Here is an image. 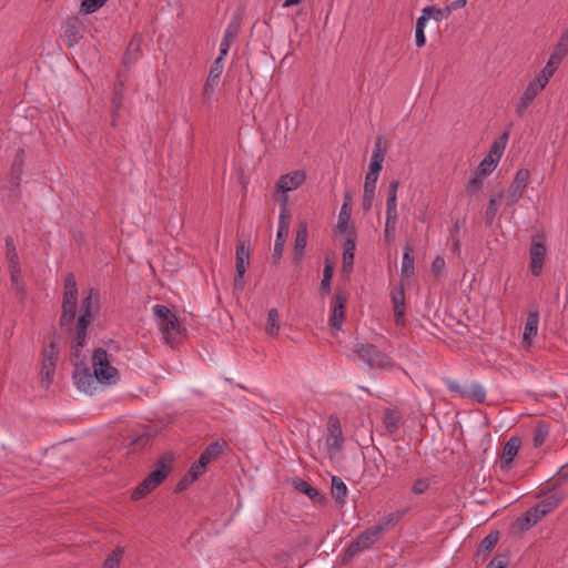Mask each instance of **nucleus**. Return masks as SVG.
<instances>
[{
	"mask_svg": "<svg viewBox=\"0 0 568 568\" xmlns=\"http://www.w3.org/2000/svg\"><path fill=\"white\" fill-rule=\"evenodd\" d=\"M99 293L91 288L88 293V296L83 301L82 314L78 320L77 329L73 337L72 348L75 356H79L78 349L85 344L87 329L93 320V311L99 307Z\"/></svg>",
	"mask_w": 568,
	"mask_h": 568,
	"instance_id": "nucleus-1",
	"label": "nucleus"
},
{
	"mask_svg": "<svg viewBox=\"0 0 568 568\" xmlns=\"http://www.w3.org/2000/svg\"><path fill=\"white\" fill-rule=\"evenodd\" d=\"M152 310L165 342H176L183 335L178 317L164 305L156 304Z\"/></svg>",
	"mask_w": 568,
	"mask_h": 568,
	"instance_id": "nucleus-2",
	"label": "nucleus"
},
{
	"mask_svg": "<svg viewBox=\"0 0 568 568\" xmlns=\"http://www.w3.org/2000/svg\"><path fill=\"white\" fill-rule=\"evenodd\" d=\"M93 372L98 376L101 385L111 386L119 382V372L112 365V355L102 348L94 351L92 355Z\"/></svg>",
	"mask_w": 568,
	"mask_h": 568,
	"instance_id": "nucleus-3",
	"label": "nucleus"
},
{
	"mask_svg": "<svg viewBox=\"0 0 568 568\" xmlns=\"http://www.w3.org/2000/svg\"><path fill=\"white\" fill-rule=\"evenodd\" d=\"M78 308V286L73 274H68L64 280L61 324L70 325L75 317Z\"/></svg>",
	"mask_w": 568,
	"mask_h": 568,
	"instance_id": "nucleus-4",
	"label": "nucleus"
},
{
	"mask_svg": "<svg viewBox=\"0 0 568 568\" xmlns=\"http://www.w3.org/2000/svg\"><path fill=\"white\" fill-rule=\"evenodd\" d=\"M170 459H161L156 468L133 490L132 499L138 500L153 490L169 474Z\"/></svg>",
	"mask_w": 568,
	"mask_h": 568,
	"instance_id": "nucleus-5",
	"label": "nucleus"
},
{
	"mask_svg": "<svg viewBox=\"0 0 568 568\" xmlns=\"http://www.w3.org/2000/svg\"><path fill=\"white\" fill-rule=\"evenodd\" d=\"M507 140L508 132H505L499 140L494 141L488 153L475 169L480 173V175L488 176L495 171L505 151Z\"/></svg>",
	"mask_w": 568,
	"mask_h": 568,
	"instance_id": "nucleus-6",
	"label": "nucleus"
},
{
	"mask_svg": "<svg viewBox=\"0 0 568 568\" xmlns=\"http://www.w3.org/2000/svg\"><path fill=\"white\" fill-rule=\"evenodd\" d=\"M290 211L287 209V199L285 197L280 206L278 227L274 242L273 257L280 260L285 247L286 237L290 232Z\"/></svg>",
	"mask_w": 568,
	"mask_h": 568,
	"instance_id": "nucleus-7",
	"label": "nucleus"
},
{
	"mask_svg": "<svg viewBox=\"0 0 568 568\" xmlns=\"http://www.w3.org/2000/svg\"><path fill=\"white\" fill-rule=\"evenodd\" d=\"M59 354L60 347L54 341L50 342L42 349L41 376L42 383L45 384V386H49L52 382Z\"/></svg>",
	"mask_w": 568,
	"mask_h": 568,
	"instance_id": "nucleus-8",
	"label": "nucleus"
},
{
	"mask_svg": "<svg viewBox=\"0 0 568 568\" xmlns=\"http://www.w3.org/2000/svg\"><path fill=\"white\" fill-rule=\"evenodd\" d=\"M547 83L535 77L528 82L525 90L516 101L515 112L518 116H523L534 100L544 91Z\"/></svg>",
	"mask_w": 568,
	"mask_h": 568,
	"instance_id": "nucleus-9",
	"label": "nucleus"
},
{
	"mask_svg": "<svg viewBox=\"0 0 568 568\" xmlns=\"http://www.w3.org/2000/svg\"><path fill=\"white\" fill-rule=\"evenodd\" d=\"M306 180V173L304 170H294L282 175L275 185V191L281 195V203L286 197L288 200V193L297 190L304 184Z\"/></svg>",
	"mask_w": 568,
	"mask_h": 568,
	"instance_id": "nucleus-10",
	"label": "nucleus"
},
{
	"mask_svg": "<svg viewBox=\"0 0 568 568\" xmlns=\"http://www.w3.org/2000/svg\"><path fill=\"white\" fill-rule=\"evenodd\" d=\"M72 377L78 390L84 394L93 395L101 385L98 376L94 373L91 374L90 369L83 364L75 366Z\"/></svg>",
	"mask_w": 568,
	"mask_h": 568,
	"instance_id": "nucleus-11",
	"label": "nucleus"
},
{
	"mask_svg": "<svg viewBox=\"0 0 568 568\" xmlns=\"http://www.w3.org/2000/svg\"><path fill=\"white\" fill-rule=\"evenodd\" d=\"M6 247L11 284L17 292H23L24 281L19 266L18 254L11 239L6 241Z\"/></svg>",
	"mask_w": 568,
	"mask_h": 568,
	"instance_id": "nucleus-12",
	"label": "nucleus"
},
{
	"mask_svg": "<svg viewBox=\"0 0 568 568\" xmlns=\"http://www.w3.org/2000/svg\"><path fill=\"white\" fill-rule=\"evenodd\" d=\"M559 504V499L555 496H550L539 501L535 507L530 508L524 516V526L530 527L536 525L544 516L550 513Z\"/></svg>",
	"mask_w": 568,
	"mask_h": 568,
	"instance_id": "nucleus-13",
	"label": "nucleus"
},
{
	"mask_svg": "<svg viewBox=\"0 0 568 568\" xmlns=\"http://www.w3.org/2000/svg\"><path fill=\"white\" fill-rule=\"evenodd\" d=\"M382 531L383 527L381 525L374 526L363 531L354 541L351 542L348 547L349 555L353 556L362 550L369 548L378 540Z\"/></svg>",
	"mask_w": 568,
	"mask_h": 568,
	"instance_id": "nucleus-14",
	"label": "nucleus"
},
{
	"mask_svg": "<svg viewBox=\"0 0 568 568\" xmlns=\"http://www.w3.org/2000/svg\"><path fill=\"white\" fill-rule=\"evenodd\" d=\"M529 176L530 172L528 169L523 168L516 172L514 181L506 196V202L508 205L517 203L523 197Z\"/></svg>",
	"mask_w": 568,
	"mask_h": 568,
	"instance_id": "nucleus-15",
	"label": "nucleus"
},
{
	"mask_svg": "<svg viewBox=\"0 0 568 568\" xmlns=\"http://www.w3.org/2000/svg\"><path fill=\"white\" fill-rule=\"evenodd\" d=\"M223 70L224 59L222 57H217L210 68V72L204 84L203 94L205 99H210L214 94L215 89L219 85Z\"/></svg>",
	"mask_w": 568,
	"mask_h": 568,
	"instance_id": "nucleus-16",
	"label": "nucleus"
},
{
	"mask_svg": "<svg viewBox=\"0 0 568 568\" xmlns=\"http://www.w3.org/2000/svg\"><path fill=\"white\" fill-rule=\"evenodd\" d=\"M349 200H351V196L348 194H346V201L343 203V205L339 210L337 223L334 229V231L337 235L345 236V237L355 236L354 229L349 224L351 213H352Z\"/></svg>",
	"mask_w": 568,
	"mask_h": 568,
	"instance_id": "nucleus-17",
	"label": "nucleus"
},
{
	"mask_svg": "<svg viewBox=\"0 0 568 568\" xmlns=\"http://www.w3.org/2000/svg\"><path fill=\"white\" fill-rule=\"evenodd\" d=\"M308 230L306 222H300L296 229L294 246H293V261L295 264H301L304 260L305 248L307 245Z\"/></svg>",
	"mask_w": 568,
	"mask_h": 568,
	"instance_id": "nucleus-18",
	"label": "nucleus"
},
{
	"mask_svg": "<svg viewBox=\"0 0 568 568\" xmlns=\"http://www.w3.org/2000/svg\"><path fill=\"white\" fill-rule=\"evenodd\" d=\"M248 263L250 250L241 242L236 247V273L234 278V285L240 290H243L244 287V275Z\"/></svg>",
	"mask_w": 568,
	"mask_h": 568,
	"instance_id": "nucleus-19",
	"label": "nucleus"
},
{
	"mask_svg": "<svg viewBox=\"0 0 568 568\" xmlns=\"http://www.w3.org/2000/svg\"><path fill=\"white\" fill-rule=\"evenodd\" d=\"M530 255V271L532 275L538 276L544 266V262L547 255V247L542 242L532 239L531 246L529 250Z\"/></svg>",
	"mask_w": 568,
	"mask_h": 568,
	"instance_id": "nucleus-20",
	"label": "nucleus"
},
{
	"mask_svg": "<svg viewBox=\"0 0 568 568\" xmlns=\"http://www.w3.org/2000/svg\"><path fill=\"white\" fill-rule=\"evenodd\" d=\"M375 351L376 347L374 345L355 341L352 348L345 352V355L352 359H361L369 366Z\"/></svg>",
	"mask_w": 568,
	"mask_h": 568,
	"instance_id": "nucleus-21",
	"label": "nucleus"
},
{
	"mask_svg": "<svg viewBox=\"0 0 568 568\" xmlns=\"http://www.w3.org/2000/svg\"><path fill=\"white\" fill-rule=\"evenodd\" d=\"M343 443L341 423L336 417L331 416L327 422L326 446L329 450L337 452Z\"/></svg>",
	"mask_w": 568,
	"mask_h": 568,
	"instance_id": "nucleus-22",
	"label": "nucleus"
},
{
	"mask_svg": "<svg viewBox=\"0 0 568 568\" xmlns=\"http://www.w3.org/2000/svg\"><path fill=\"white\" fill-rule=\"evenodd\" d=\"M346 302V297L342 294H337L334 298L331 310L329 325L335 331L342 329L345 317Z\"/></svg>",
	"mask_w": 568,
	"mask_h": 568,
	"instance_id": "nucleus-23",
	"label": "nucleus"
},
{
	"mask_svg": "<svg viewBox=\"0 0 568 568\" xmlns=\"http://www.w3.org/2000/svg\"><path fill=\"white\" fill-rule=\"evenodd\" d=\"M520 445L521 442L519 437L514 436L507 440L500 458V468L503 470H508L510 468L514 457L518 454Z\"/></svg>",
	"mask_w": 568,
	"mask_h": 568,
	"instance_id": "nucleus-24",
	"label": "nucleus"
},
{
	"mask_svg": "<svg viewBox=\"0 0 568 568\" xmlns=\"http://www.w3.org/2000/svg\"><path fill=\"white\" fill-rule=\"evenodd\" d=\"M239 31H240V23L237 21L234 20L227 24V27L224 31L223 38L221 40V43H220L219 57H222L223 59H225L233 41L236 39V37L239 34Z\"/></svg>",
	"mask_w": 568,
	"mask_h": 568,
	"instance_id": "nucleus-25",
	"label": "nucleus"
},
{
	"mask_svg": "<svg viewBox=\"0 0 568 568\" xmlns=\"http://www.w3.org/2000/svg\"><path fill=\"white\" fill-rule=\"evenodd\" d=\"M396 323L403 325L405 321V292L403 285H398L392 292Z\"/></svg>",
	"mask_w": 568,
	"mask_h": 568,
	"instance_id": "nucleus-26",
	"label": "nucleus"
},
{
	"mask_svg": "<svg viewBox=\"0 0 568 568\" xmlns=\"http://www.w3.org/2000/svg\"><path fill=\"white\" fill-rule=\"evenodd\" d=\"M384 154L379 144H376L369 161L366 180H378L379 172L383 169Z\"/></svg>",
	"mask_w": 568,
	"mask_h": 568,
	"instance_id": "nucleus-27",
	"label": "nucleus"
},
{
	"mask_svg": "<svg viewBox=\"0 0 568 568\" xmlns=\"http://www.w3.org/2000/svg\"><path fill=\"white\" fill-rule=\"evenodd\" d=\"M355 248H356L355 236L345 237V242L343 244L342 271L346 275H349L353 270Z\"/></svg>",
	"mask_w": 568,
	"mask_h": 568,
	"instance_id": "nucleus-28",
	"label": "nucleus"
},
{
	"mask_svg": "<svg viewBox=\"0 0 568 568\" xmlns=\"http://www.w3.org/2000/svg\"><path fill=\"white\" fill-rule=\"evenodd\" d=\"M562 60H564V57L552 52L550 54L546 65L542 68V70L536 77L548 84L549 80L551 79L554 73L557 71V69L559 68Z\"/></svg>",
	"mask_w": 568,
	"mask_h": 568,
	"instance_id": "nucleus-29",
	"label": "nucleus"
},
{
	"mask_svg": "<svg viewBox=\"0 0 568 568\" xmlns=\"http://www.w3.org/2000/svg\"><path fill=\"white\" fill-rule=\"evenodd\" d=\"M539 325V314L537 312H531L528 314L524 333L523 341L526 344H530L531 339L537 335Z\"/></svg>",
	"mask_w": 568,
	"mask_h": 568,
	"instance_id": "nucleus-30",
	"label": "nucleus"
},
{
	"mask_svg": "<svg viewBox=\"0 0 568 568\" xmlns=\"http://www.w3.org/2000/svg\"><path fill=\"white\" fill-rule=\"evenodd\" d=\"M226 447L225 440H217L215 443L210 444L205 450L201 454L200 460L206 466L217 456H220Z\"/></svg>",
	"mask_w": 568,
	"mask_h": 568,
	"instance_id": "nucleus-31",
	"label": "nucleus"
},
{
	"mask_svg": "<svg viewBox=\"0 0 568 568\" xmlns=\"http://www.w3.org/2000/svg\"><path fill=\"white\" fill-rule=\"evenodd\" d=\"M205 467L206 466L200 459L196 463H194L190 467L187 474L179 483V488L184 489L193 481H195L203 474Z\"/></svg>",
	"mask_w": 568,
	"mask_h": 568,
	"instance_id": "nucleus-32",
	"label": "nucleus"
},
{
	"mask_svg": "<svg viewBox=\"0 0 568 568\" xmlns=\"http://www.w3.org/2000/svg\"><path fill=\"white\" fill-rule=\"evenodd\" d=\"M265 332L268 336L275 337L280 332V312L276 308H271L267 313Z\"/></svg>",
	"mask_w": 568,
	"mask_h": 568,
	"instance_id": "nucleus-33",
	"label": "nucleus"
},
{
	"mask_svg": "<svg viewBox=\"0 0 568 568\" xmlns=\"http://www.w3.org/2000/svg\"><path fill=\"white\" fill-rule=\"evenodd\" d=\"M377 180H366L364 183V192H363V209L365 211L371 210L373 205V201L375 197V189H376Z\"/></svg>",
	"mask_w": 568,
	"mask_h": 568,
	"instance_id": "nucleus-34",
	"label": "nucleus"
},
{
	"mask_svg": "<svg viewBox=\"0 0 568 568\" xmlns=\"http://www.w3.org/2000/svg\"><path fill=\"white\" fill-rule=\"evenodd\" d=\"M63 37L68 47L72 48L78 44L81 36L77 21L68 22L65 24Z\"/></svg>",
	"mask_w": 568,
	"mask_h": 568,
	"instance_id": "nucleus-35",
	"label": "nucleus"
},
{
	"mask_svg": "<svg viewBox=\"0 0 568 568\" xmlns=\"http://www.w3.org/2000/svg\"><path fill=\"white\" fill-rule=\"evenodd\" d=\"M385 215H386V219H385L384 236L387 241H393V239L395 236L398 213H397V211H386Z\"/></svg>",
	"mask_w": 568,
	"mask_h": 568,
	"instance_id": "nucleus-36",
	"label": "nucleus"
},
{
	"mask_svg": "<svg viewBox=\"0 0 568 568\" xmlns=\"http://www.w3.org/2000/svg\"><path fill=\"white\" fill-rule=\"evenodd\" d=\"M423 13L428 18V20L433 19L437 22L449 18V9L446 7L442 9L434 6H427L423 8Z\"/></svg>",
	"mask_w": 568,
	"mask_h": 568,
	"instance_id": "nucleus-37",
	"label": "nucleus"
},
{
	"mask_svg": "<svg viewBox=\"0 0 568 568\" xmlns=\"http://www.w3.org/2000/svg\"><path fill=\"white\" fill-rule=\"evenodd\" d=\"M413 248L409 245L404 247L403 261H402V274L410 276L414 274L415 261L412 256Z\"/></svg>",
	"mask_w": 568,
	"mask_h": 568,
	"instance_id": "nucleus-38",
	"label": "nucleus"
},
{
	"mask_svg": "<svg viewBox=\"0 0 568 568\" xmlns=\"http://www.w3.org/2000/svg\"><path fill=\"white\" fill-rule=\"evenodd\" d=\"M486 175H480V173L476 170L471 172V176L467 183V191L469 194L474 195L478 192H480L484 187V182Z\"/></svg>",
	"mask_w": 568,
	"mask_h": 568,
	"instance_id": "nucleus-39",
	"label": "nucleus"
},
{
	"mask_svg": "<svg viewBox=\"0 0 568 568\" xmlns=\"http://www.w3.org/2000/svg\"><path fill=\"white\" fill-rule=\"evenodd\" d=\"M109 0H82L80 3V13L89 16L101 9Z\"/></svg>",
	"mask_w": 568,
	"mask_h": 568,
	"instance_id": "nucleus-40",
	"label": "nucleus"
},
{
	"mask_svg": "<svg viewBox=\"0 0 568 568\" xmlns=\"http://www.w3.org/2000/svg\"><path fill=\"white\" fill-rule=\"evenodd\" d=\"M332 496L337 500L342 501L346 497L347 494V487L345 483L336 476L332 477Z\"/></svg>",
	"mask_w": 568,
	"mask_h": 568,
	"instance_id": "nucleus-41",
	"label": "nucleus"
},
{
	"mask_svg": "<svg viewBox=\"0 0 568 568\" xmlns=\"http://www.w3.org/2000/svg\"><path fill=\"white\" fill-rule=\"evenodd\" d=\"M399 186L398 181H392L388 186L386 211H397V190Z\"/></svg>",
	"mask_w": 568,
	"mask_h": 568,
	"instance_id": "nucleus-42",
	"label": "nucleus"
},
{
	"mask_svg": "<svg viewBox=\"0 0 568 568\" xmlns=\"http://www.w3.org/2000/svg\"><path fill=\"white\" fill-rule=\"evenodd\" d=\"M498 538H499V536H498L497 531L488 534L480 542V546L478 549V556L481 554L485 556L488 552H490L491 549L497 545Z\"/></svg>",
	"mask_w": 568,
	"mask_h": 568,
	"instance_id": "nucleus-43",
	"label": "nucleus"
},
{
	"mask_svg": "<svg viewBox=\"0 0 568 568\" xmlns=\"http://www.w3.org/2000/svg\"><path fill=\"white\" fill-rule=\"evenodd\" d=\"M333 278V265L326 261L324 270H323V278L320 284V288L323 294H328L331 292V283Z\"/></svg>",
	"mask_w": 568,
	"mask_h": 568,
	"instance_id": "nucleus-44",
	"label": "nucleus"
},
{
	"mask_svg": "<svg viewBox=\"0 0 568 568\" xmlns=\"http://www.w3.org/2000/svg\"><path fill=\"white\" fill-rule=\"evenodd\" d=\"M21 176H22V161H21V159H17L11 166L10 179L8 181L10 186L11 187L18 186L20 184Z\"/></svg>",
	"mask_w": 568,
	"mask_h": 568,
	"instance_id": "nucleus-45",
	"label": "nucleus"
},
{
	"mask_svg": "<svg viewBox=\"0 0 568 568\" xmlns=\"http://www.w3.org/2000/svg\"><path fill=\"white\" fill-rule=\"evenodd\" d=\"M392 365V359L385 353L376 348L369 367L386 368Z\"/></svg>",
	"mask_w": 568,
	"mask_h": 568,
	"instance_id": "nucleus-46",
	"label": "nucleus"
},
{
	"mask_svg": "<svg viewBox=\"0 0 568 568\" xmlns=\"http://www.w3.org/2000/svg\"><path fill=\"white\" fill-rule=\"evenodd\" d=\"M549 434L548 426L546 424H539L534 429V445L536 447L541 446Z\"/></svg>",
	"mask_w": 568,
	"mask_h": 568,
	"instance_id": "nucleus-47",
	"label": "nucleus"
},
{
	"mask_svg": "<svg viewBox=\"0 0 568 568\" xmlns=\"http://www.w3.org/2000/svg\"><path fill=\"white\" fill-rule=\"evenodd\" d=\"M122 549H116L108 556L102 568H119L122 559Z\"/></svg>",
	"mask_w": 568,
	"mask_h": 568,
	"instance_id": "nucleus-48",
	"label": "nucleus"
},
{
	"mask_svg": "<svg viewBox=\"0 0 568 568\" xmlns=\"http://www.w3.org/2000/svg\"><path fill=\"white\" fill-rule=\"evenodd\" d=\"M552 52L556 54H559L564 58L568 53V29L565 30V32L561 34V37Z\"/></svg>",
	"mask_w": 568,
	"mask_h": 568,
	"instance_id": "nucleus-49",
	"label": "nucleus"
},
{
	"mask_svg": "<svg viewBox=\"0 0 568 568\" xmlns=\"http://www.w3.org/2000/svg\"><path fill=\"white\" fill-rule=\"evenodd\" d=\"M446 263L443 256L438 255L432 263V272L435 276H442L445 274Z\"/></svg>",
	"mask_w": 568,
	"mask_h": 568,
	"instance_id": "nucleus-50",
	"label": "nucleus"
},
{
	"mask_svg": "<svg viewBox=\"0 0 568 568\" xmlns=\"http://www.w3.org/2000/svg\"><path fill=\"white\" fill-rule=\"evenodd\" d=\"M466 395H470L474 397L477 402L481 403L484 402L486 397V390L484 387L479 384H474L470 386L469 390H466Z\"/></svg>",
	"mask_w": 568,
	"mask_h": 568,
	"instance_id": "nucleus-51",
	"label": "nucleus"
},
{
	"mask_svg": "<svg viewBox=\"0 0 568 568\" xmlns=\"http://www.w3.org/2000/svg\"><path fill=\"white\" fill-rule=\"evenodd\" d=\"M509 564V558L507 555H497L495 556L490 562L488 564L487 568H506Z\"/></svg>",
	"mask_w": 568,
	"mask_h": 568,
	"instance_id": "nucleus-52",
	"label": "nucleus"
},
{
	"mask_svg": "<svg viewBox=\"0 0 568 568\" xmlns=\"http://www.w3.org/2000/svg\"><path fill=\"white\" fill-rule=\"evenodd\" d=\"M428 487H429L428 480L424 479V478H419V479L414 481L413 487H412V491L415 495H422V494H424L428 489Z\"/></svg>",
	"mask_w": 568,
	"mask_h": 568,
	"instance_id": "nucleus-53",
	"label": "nucleus"
},
{
	"mask_svg": "<svg viewBox=\"0 0 568 568\" xmlns=\"http://www.w3.org/2000/svg\"><path fill=\"white\" fill-rule=\"evenodd\" d=\"M497 214V199L491 197L489 200L487 210H486V220L488 223H491Z\"/></svg>",
	"mask_w": 568,
	"mask_h": 568,
	"instance_id": "nucleus-54",
	"label": "nucleus"
},
{
	"mask_svg": "<svg viewBox=\"0 0 568 568\" xmlns=\"http://www.w3.org/2000/svg\"><path fill=\"white\" fill-rule=\"evenodd\" d=\"M467 4V0H454L446 6L447 9H449V14L458 9L464 8Z\"/></svg>",
	"mask_w": 568,
	"mask_h": 568,
	"instance_id": "nucleus-55",
	"label": "nucleus"
},
{
	"mask_svg": "<svg viewBox=\"0 0 568 568\" xmlns=\"http://www.w3.org/2000/svg\"><path fill=\"white\" fill-rule=\"evenodd\" d=\"M415 42L417 47H423L426 43L425 31L415 30Z\"/></svg>",
	"mask_w": 568,
	"mask_h": 568,
	"instance_id": "nucleus-56",
	"label": "nucleus"
},
{
	"mask_svg": "<svg viewBox=\"0 0 568 568\" xmlns=\"http://www.w3.org/2000/svg\"><path fill=\"white\" fill-rule=\"evenodd\" d=\"M427 21H428V18L426 16H424V13L422 12V14L416 20L415 30H423V31H425Z\"/></svg>",
	"mask_w": 568,
	"mask_h": 568,
	"instance_id": "nucleus-57",
	"label": "nucleus"
},
{
	"mask_svg": "<svg viewBox=\"0 0 568 568\" xmlns=\"http://www.w3.org/2000/svg\"><path fill=\"white\" fill-rule=\"evenodd\" d=\"M447 386L450 390L459 392L462 395H466V390H462L457 382L449 381Z\"/></svg>",
	"mask_w": 568,
	"mask_h": 568,
	"instance_id": "nucleus-58",
	"label": "nucleus"
},
{
	"mask_svg": "<svg viewBox=\"0 0 568 568\" xmlns=\"http://www.w3.org/2000/svg\"><path fill=\"white\" fill-rule=\"evenodd\" d=\"M302 0H285L282 4L283 8L292 7L298 4Z\"/></svg>",
	"mask_w": 568,
	"mask_h": 568,
	"instance_id": "nucleus-59",
	"label": "nucleus"
},
{
	"mask_svg": "<svg viewBox=\"0 0 568 568\" xmlns=\"http://www.w3.org/2000/svg\"><path fill=\"white\" fill-rule=\"evenodd\" d=\"M304 491H305V494H307L310 497H313L314 495H316V494H317L316 489H315V488H313V487H306Z\"/></svg>",
	"mask_w": 568,
	"mask_h": 568,
	"instance_id": "nucleus-60",
	"label": "nucleus"
},
{
	"mask_svg": "<svg viewBox=\"0 0 568 568\" xmlns=\"http://www.w3.org/2000/svg\"><path fill=\"white\" fill-rule=\"evenodd\" d=\"M387 427H388V428H390V427H392V428H396V425H395L394 423H388V422H387Z\"/></svg>",
	"mask_w": 568,
	"mask_h": 568,
	"instance_id": "nucleus-61",
	"label": "nucleus"
}]
</instances>
